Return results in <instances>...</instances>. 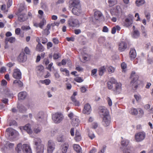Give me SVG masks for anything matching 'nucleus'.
<instances>
[{
	"label": "nucleus",
	"mask_w": 153,
	"mask_h": 153,
	"mask_svg": "<svg viewBox=\"0 0 153 153\" xmlns=\"http://www.w3.org/2000/svg\"><path fill=\"white\" fill-rule=\"evenodd\" d=\"M13 76L15 79H20L21 78V73L20 70L18 69L14 70Z\"/></svg>",
	"instance_id": "nucleus-13"
},
{
	"label": "nucleus",
	"mask_w": 153,
	"mask_h": 153,
	"mask_svg": "<svg viewBox=\"0 0 153 153\" xmlns=\"http://www.w3.org/2000/svg\"><path fill=\"white\" fill-rule=\"evenodd\" d=\"M91 110L90 105L89 104L87 103L85 105L82 112L84 114L88 115L90 113Z\"/></svg>",
	"instance_id": "nucleus-11"
},
{
	"label": "nucleus",
	"mask_w": 153,
	"mask_h": 153,
	"mask_svg": "<svg viewBox=\"0 0 153 153\" xmlns=\"http://www.w3.org/2000/svg\"><path fill=\"white\" fill-rule=\"evenodd\" d=\"M46 23V20L43 19L39 24V26L42 29L43 26Z\"/></svg>",
	"instance_id": "nucleus-42"
},
{
	"label": "nucleus",
	"mask_w": 153,
	"mask_h": 153,
	"mask_svg": "<svg viewBox=\"0 0 153 153\" xmlns=\"http://www.w3.org/2000/svg\"><path fill=\"white\" fill-rule=\"evenodd\" d=\"M106 99L108 102V105L110 106H111L112 105V102L110 98L109 97H107Z\"/></svg>",
	"instance_id": "nucleus-58"
},
{
	"label": "nucleus",
	"mask_w": 153,
	"mask_h": 153,
	"mask_svg": "<svg viewBox=\"0 0 153 153\" xmlns=\"http://www.w3.org/2000/svg\"><path fill=\"white\" fill-rule=\"evenodd\" d=\"M81 135L79 132L76 131L75 133V137H74L75 140L76 141H79L81 140Z\"/></svg>",
	"instance_id": "nucleus-29"
},
{
	"label": "nucleus",
	"mask_w": 153,
	"mask_h": 153,
	"mask_svg": "<svg viewBox=\"0 0 153 153\" xmlns=\"http://www.w3.org/2000/svg\"><path fill=\"white\" fill-rule=\"evenodd\" d=\"M51 28V25L48 24L46 28L43 31L42 33L43 35L47 36L50 33V32L49 30Z\"/></svg>",
	"instance_id": "nucleus-25"
},
{
	"label": "nucleus",
	"mask_w": 153,
	"mask_h": 153,
	"mask_svg": "<svg viewBox=\"0 0 153 153\" xmlns=\"http://www.w3.org/2000/svg\"><path fill=\"white\" fill-rule=\"evenodd\" d=\"M60 71H61L62 72H65L66 74L65 75L67 76H68L69 75V71L66 68H61L60 69Z\"/></svg>",
	"instance_id": "nucleus-48"
},
{
	"label": "nucleus",
	"mask_w": 153,
	"mask_h": 153,
	"mask_svg": "<svg viewBox=\"0 0 153 153\" xmlns=\"http://www.w3.org/2000/svg\"><path fill=\"white\" fill-rule=\"evenodd\" d=\"M22 151L24 153H32L30 147L28 144H25L22 145Z\"/></svg>",
	"instance_id": "nucleus-12"
},
{
	"label": "nucleus",
	"mask_w": 153,
	"mask_h": 153,
	"mask_svg": "<svg viewBox=\"0 0 153 153\" xmlns=\"http://www.w3.org/2000/svg\"><path fill=\"white\" fill-rule=\"evenodd\" d=\"M145 3V0H137L136 1V4L138 6L143 4Z\"/></svg>",
	"instance_id": "nucleus-41"
},
{
	"label": "nucleus",
	"mask_w": 153,
	"mask_h": 153,
	"mask_svg": "<svg viewBox=\"0 0 153 153\" xmlns=\"http://www.w3.org/2000/svg\"><path fill=\"white\" fill-rule=\"evenodd\" d=\"M1 102L5 104H8V100L7 99L2 98L1 100Z\"/></svg>",
	"instance_id": "nucleus-51"
},
{
	"label": "nucleus",
	"mask_w": 153,
	"mask_h": 153,
	"mask_svg": "<svg viewBox=\"0 0 153 153\" xmlns=\"http://www.w3.org/2000/svg\"><path fill=\"white\" fill-rule=\"evenodd\" d=\"M79 123V121L78 119H73L72 122V124L74 126H77Z\"/></svg>",
	"instance_id": "nucleus-35"
},
{
	"label": "nucleus",
	"mask_w": 153,
	"mask_h": 153,
	"mask_svg": "<svg viewBox=\"0 0 153 153\" xmlns=\"http://www.w3.org/2000/svg\"><path fill=\"white\" fill-rule=\"evenodd\" d=\"M129 58L131 60L135 58L136 57V53L135 50L133 48H131L129 53Z\"/></svg>",
	"instance_id": "nucleus-19"
},
{
	"label": "nucleus",
	"mask_w": 153,
	"mask_h": 153,
	"mask_svg": "<svg viewBox=\"0 0 153 153\" xmlns=\"http://www.w3.org/2000/svg\"><path fill=\"white\" fill-rule=\"evenodd\" d=\"M40 82L43 84H45V85H48L50 83L51 81L49 79H46L44 80H41Z\"/></svg>",
	"instance_id": "nucleus-46"
},
{
	"label": "nucleus",
	"mask_w": 153,
	"mask_h": 153,
	"mask_svg": "<svg viewBox=\"0 0 153 153\" xmlns=\"http://www.w3.org/2000/svg\"><path fill=\"white\" fill-rule=\"evenodd\" d=\"M72 13L74 15L79 16L81 13V7H74L72 9Z\"/></svg>",
	"instance_id": "nucleus-14"
},
{
	"label": "nucleus",
	"mask_w": 153,
	"mask_h": 153,
	"mask_svg": "<svg viewBox=\"0 0 153 153\" xmlns=\"http://www.w3.org/2000/svg\"><path fill=\"white\" fill-rule=\"evenodd\" d=\"M19 111L21 112H24L26 111L27 108L24 106L21 105L19 107Z\"/></svg>",
	"instance_id": "nucleus-45"
},
{
	"label": "nucleus",
	"mask_w": 153,
	"mask_h": 153,
	"mask_svg": "<svg viewBox=\"0 0 153 153\" xmlns=\"http://www.w3.org/2000/svg\"><path fill=\"white\" fill-rule=\"evenodd\" d=\"M108 2L110 7H112L115 4V0H108Z\"/></svg>",
	"instance_id": "nucleus-49"
},
{
	"label": "nucleus",
	"mask_w": 153,
	"mask_h": 153,
	"mask_svg": "<svg viewBox=\"0 0 153 153\" xmlns=\"http://www.w3.org/2000/svg\"><path fill=\"white\" fill-rule=\"evenodd\" d=\"M107 68L108 71L110 74L113 73L115 70V68L111 66H108Z\"/></svg>",
	"instance_id": "nucleus-44"
},
{
	"label": "nucleus",
	"mask_w": 153,
	"mask_h": 153,
	"mask_svg": "<svg viewBox=\"0 0 153 153\" xmlns=\"http://www.w3.org/2000/svg\"><path fill=\"white\" fill-rule=\"evenodd\" d=\"M71 100L73 102L74 104L76 106H79L80 105L79 102L77 101L75 98H73V97H71Z\"/></svg>",
	"instance_id": "nucleus-37"
},
{
	"label": "nucleus",
	"mask_w": 153,
	"mask_h": 153,
	"mask_svg": "<svg viewBox=\"0 0 153 153\" xmlns=\"http://www.w3.org/2000/svg\"><path fill=\"white\" fill-rule=\"evenodd\" d=\"M109 82H111L112 83L114 84L115 85L116 84V83H118V82H117L115 79L113 78H111Z\"/></svg>",
	"instance_id": "nucleus-61"
},
{
	"label": "nucleus",
	"mask_w": 153,
	"mask_h": 153,
	"mask_svg": "<svg viewBox=\"0 0 153 153\" xmlns=\"http://www.w3.org/2000/svg\"><path fill=\"white\" fill-rule=\"evenodd\" d=\"M112 83L111 82L108 81L107 83V85L108 88L109 89H111L113 87V86L112 85Z\"/></svg>",
	"instance_id": "nucleus-56"
},
{
	"label": "nucleus",
	"mask_w": 153,
	"mask_h": 153,
	"mask_svg": "<svg viewBox=\"0 0 153 153\" xmlns=\"http://www.w3.org/2000/svg\"><path fill=\"white\" fill-rule=\"evenodd\" d=\"M106 146H103L102 147V149L100 151H99L98 153H104L106 149Z\"/></svg>",
	"instance_id": "nucleus-55"
},
{
	"label": "nucleus",
	"mask_w": 153,
	"mask_h": 153,
	"mask_svg": "<svg viewBox=\"0 0 153 153\" xmlns=\"http://www.w3.org/2000/svg\"><path fill=\"white\" fill-rule=\"evenodd\" d=\"M103 125L105 126H108L110 124V117L109 116L103 117L102 121Z\"/></svg>",
	"instance_id": "nucleus-15"
},
{
	"label": "nucleus",
	"mask_w": 153,
	"mask_h": 153,
	"mask_svg": "<svg viewBox=\"0 0 153 153\" xmlns=\"http://www.w3.org/2000/svg\"><path fill=\"white\" fill-rule=\"evenodd\" d=\"M88 135L91 139H92L95 137L94 134L92 131H89L88 132Z\"/></svg>",
	"instance_id": "nucleus-50"
},
{
	"label": "nucleus",
	"mask_w": 153,
	"mask_h": 153,
	"mask_svg": "<svg viewBox=\"0 0 153 153\" xmlns=\"http://www.w3.org/2000/svg\"><path fill=\"white\" fill-rule=\"evenodd\" d=\"M23 10V7H20L18 10V11L16 12V14H21V12Z\"/></svg>",
	"instance_id": "nucleus-59"
},
{
	"label": "nucleus",
	"mask_w": 153,
	"mask_h": 153,
	"mask_svg": "<svg viewBox=\"0 0 153 153\" xmlns=\"http://www.w3.org/2000/svg\"><path fill=\"white\" fill-rule=\"evenodd\" d=\"M5 41L7 42H9L10 43H13L16 41V38L14 37H6L5 39Z\"/></svg>",
	"instance_id": "nucleus-32"
},
{
	"label": "nucleus",
	"mask_w": 153,
	"mask_h": 153,
	"mask_svg": "<svg viewBox=\"0 0 153 153\" xmlns=\"http://www.w3.org/2000/svg\"><path fill=\"white\" fill-rule=\"evenodd\" d=\"M64 116L60 113H56L53 114L52 119L55 123H58L61 122L63 119Z\"/></svg>",
	"instance_id": "nucleus-3"
},
{
	"label": "nucleus",
	"mask_w": 153,
	"mask_h": 153,
	"mask_svg": "<svg viewBox=\"0 0 153 153\" xmlns=\"http://www.w3.org/2000/svg\"><path fill=\"white\" fill-rule=\"evenodd\" d=\"M131 76L133 78V79L131 82V84L134 86L136 89L138 86L139 76L137 75H136L135 72L133 71L131 73Z\"/></svg>",
	"instance_id": "nucleus-4"
},
{
	"label": "nucleus",
	"mask_w": 153,
	"mask_h": 153,
	"mask_svg": "<svg viewBox=\"0 0 153 153\" xmlns=\"http://www.w3.org/2000/svg\"><path fill=\"white\" fill-rule=\"evenodd\" d=\"M105 71V68L104 66H102L100 67L99 69V74L100 76H102L103 73Z\"/></svg>",
	"instance_id": "nucleus-40"
},
{
	"label": "nucleus",
	"mask_w": 153,
	"mask_h": 153,
	"mask_svg": "<svg viewBox=\"0 0 153 153\" xmlns=\"http://www.w3.org/2000/svg\"><path fill=\"white\" fill-rule=\"evenodd\" d=\"M115 12L116 13V15L117 16L121 15L122 14V10L120 6H117L115 10Z\"/></svg>",
	"instance_id": "nucleus-27"
},
{
	"label": "nucleus",
	"mask_w": 153,
	"mask_h": 153,
	"mask_svg": "<svg viewBox=\"0 0 153 153\" xmlns=\"http://www.w3.org/2000/svg\"><path fill=\"white\" fill-rule=\"evenodd\" d=\"M129 141L128 140H126L121 141V145L122 146V149H123L128 145Z\"/></svg>",
	"instance_id": "nucleus-31"
},
{
	"label": "nucleus",
	"mask_w": 153,
	"mask_h": 153,
	"mask_svg": "<svg viewBox=\"0 0 153 153\" xmlns=\"http://www.w3.org/2000/svg\"><path fill=\"white\" fill-rule=\"evenodd\" d=\"M74 80L77 82H82L83 80L82 78L79 77H77L74 79Z\"/></svg>",
	"instance_id": "nucleus-53"
},
{
	"label": "nucleus",
	"mask_w": 153,
	"mask_h": 153,
	"mask_svg": "<svg viewBox=\"0 0 153 153\" xmlns=\"http://www.w3.org/2000/svg\"><path fill=\"white\" fill-rule=\"evenodd\" d=\"M123 149V153H131L133 150V148L131 147H128L126 148H124Z\"/></svg>",
	"instance_id": "nucleus-34"
},
{
	"label": "nucleus",
	"mask_w": 153,
	"mask_h": 153,
	"mask_svg": "<svg viewBox=\"0 0 153 153\" xmlns=\"http://www.w3.org/2000/svg\"><path fill=\"white\" fill-rule=\"evenodd\" d=\"M114 91L116 94H120L122 90V84L120 82L116 83L115 85Z\"/></svg>",
	"instance_id": "nucleus-10"
},
{
	"label": "nucleus",
	"mask_w": 153,
	"mask_h": 153,
	"mask_svg": "<svg viewBox=\"0 0 153 153\" xmlns=\"http://www.w3.org/2000/svg\"><path fill=\"white\" fill-rule=\"evenodd\" d=\"M22 149V144L21 143L18 144L15 148V150L17 153H21Z\"/></svg>",
	"instance_id": "nucleus-28"
},
{
	"label": "nucleus",
	"mask_w": 153,
	"mask_h": 153,
	"mask_svg": "<svg viewBox=\"0 0 153 153\" xmlns=\"http://www.w3.org/2000/svg\"><path fill=\"white\" fill-rule=\"evenodd\" d=\"M41 131V129L39 128H35L33 129L34 132L36 134H37L40 132Z\"/></svg>",
	"instance_id": "nucleus-52"
},
{
	"label": "nucleus",
	"mask_w": 153,
	"mask_h": 153,
	"mask_svg": "<svg viewBox=\"0 0 153 153\" xmlns=\"http://www.w3.org/2000/svg\"><path fill=\"white\" fill-rule=\"evenodd\" d=\"M13 84H15L16 86L19 87H21L23 86V83L19 80H15L13 82Z\"/></svg>",
	"instance_id": "nucleus-33"
},
{
	"label": "nucleus",
	"mask_w": 153,
	"mask_h": 153,
	"mask_svg": "<svg viewBox=\"0 0 153 153\" xmlns=\"http://www.w3.org/2000/svg\"><path fill=\"white\" fill-rule=\"evenodd\" d=\"M55 149V144L51 140L48 141V144L47 153H53Z\"/></svg>",
	"instance_id": "nucleus-6"
},
{
	"label": "nucleus",
	"mask_w": 153,
	"mask_h": 153,
	"mask_svg": "<svg viewBox=\"0 0 153 153\" xmlns=\"http://www.w3.org/2000/svg\"><path fill=\"white\" fill-rule=\"evenodd\" d=\"M74 149L77 153H82L81 151V148L80 146L78 144H74L73 145Z\"/></svg>",
	"instance_id": "nucleus-26"
},
{
	"label": "nucleus",
	"mask_w": 153,
	"mask_h": 153,
	"mask_svg": "<svg viewBox=\"0 0 153 153\" xmlns=\"http://www.w3.org/2000/svg\"><path fill=\"white\" fill-rule=\"evenodd\" d=\"M70 6L71 7H80V1L78 0H74L70 4Z\"/></svg>",
	"instance_id": "nucleus-23"
},
{
	"label": "nucleus",
	"mask_w": 153,
	"mask_h": 153,
	"mask_svg": "<svg viewBox=\"0 0 153 153\" xmlns=\"http://www.w3.org/2000/svg\"><path fill=\"white\" fill-rule=\"evenodd\" d=\"M118 50L120 52L125 51L127 48V44L124 41H121L119 42L118 45Z\"/></svg>",
	"instance_id": "nucleus-7"
},
{
	"label": "nucleus",
	"mask_w": 153,
	"mask_h": 153,
	"mask_svg": "<svg viewBox=\"0 0 153 153\" xmlns=\"http://www.w3.org/2000/svg\"><path fill=\"white\" fill-rule=\"evenodd\" d=\"M99 109V114L100 115L102 116L103 117L109 116L108 111L105 107L101 106L100 107Z\"/></svg>",
	"instance_id": "nucleus-8"
},
{
	"label": "nucleus",
	"mask_w": 153,
	"mask_h": 153,
	"mask_svg": "<svg viewBox=\"0 0 153 153\" xmlns=\"http://www.w3.org/2000/svg\"><path fill=\"white\" fill-rule=\"evenodd\" d=\"M145 137V134L144 132H140L136 134L135 139L137 142H140L143 140Z\"/></svg>",
	"instance_id": "nucleus-5"
},
{
	"label": "nucleus",
	"mask_w": 153,
	"mask_h": 153,
	"mask_svg": "<svg viewBox=\"0 0 153 153\" xmlns=\"http://www.w3.org/2000/svg\"><path fill=\"white\" fill-rule=\"evenodd\" d=\"M68 23L70 26L72 27H78L80 26V23L78 20L72 16L68 19Z\"/></svg>",
	"instance_id": "nucleus-2"
},
{
	"label": "nucleus",
	"mask_w": 153,
	"mask_h": 153,
	"mask_svg": "<svg viewBox=\"0 0 153 153\" xmlns=\"http://www.w3.org/2000/svg\"><path fill=\"white\" fill-rule=\"evenodd\" d=\"M7 134L9 135V136H13L14 137L17 135L18 133L15 130L12 128H8L6 130Z\"/></svg>",
	"instance_id": "nucleus-9"
},
{
	"label": "nucleus",
	"mask_w": 153,
	"mask_h": 153,
	"mask_svg": "<svg viewBox=\"0 0 153 153\" xmlns=\"http://www.w3.org/2000/svg\"><path fill=\"white\" fill-rule=\"evenodd\" d=\"M27 59V56L24 52L21 53L19 56L18 59L20 62H24Z\"/></svg>",
	"instance_id": "nucleus-17"
},
{
	"label": "nucleus",
	"mask_w": 153,
	"mask_h": 153,
	"mask_svg": "<svg viewBox=\"0 0 153 153\" xmlns=\"http://www.w3.org/2000/svg\"><path fill=\"white\" fill-rule=\"evenodd\" d=\"M27 95V94L25 91H22L18 94V97L19 100H23L25 99Z\"/></svg>",
	"instance_id": "nucleus-21"
},
{
	"label": "nucleus",
	"mask_w": 153,
	"mask_h": 153,
	"mask_svg": "<svg viewBox=\"0 0 153 153\" xmlns=\"http://www.w3.org/2000/svg\"><path fill=\"white\" fill-rule=\"evenodd\" d=\"M24 130L26 131L27 133L30 134H31L32 131L31 129V126L30 124H27L23 128Z\"/></svg>",
	"instance_id": "nucleus-24"
},
{
	"label": "nucleus",
	"mask_w": 153,
	"mask_h": 153,
	"mask_svg": "<svg viewBox=\"0 0 153 153\" xmlns=\"http://www.w3.org/2000/svg\"><path fill=\"white\" fill-rule=\"evenodd\" d=\"M131 113L132 115H136L137 114L138 111L137 109L133 108L131 109Z\"/></svg>",
	"instance_id": "nucleus-47"
},
{
	"label": "nucleus",
	"mask_w": 153,
	"mask_h": 153,
	"mask_svg": "<svg viewBox=\"0 0 153 153\" xmlns=\"http://www.w3.org/2000/svg\"><path fill=\"white\" fill-rule=\"evenodd\" d=\"M129 18H126L125 20V25L126 27H128L132 23V15H130Z\"/></svg>",
	"instance_id": "nucleus-22"
},
{
	"label": "nucleus",
	"mask_w": 153,
	"mask_h": 153,
	"mask_svg": "<svg viewBox=\"0 0 153 153\" xmlns=\"http://www.w3.org/2000/svg\"><path fill=\"white\" fill-rule=\"evenodd\" d=\"M25 53L27 54H29L30 53V51L27 47H26L25 48Z\"/></svg>",
	"instance_id": "nucleus-63"
},
{
	"label": "nucleus",
	"mask_w": 153,
	"mask_h": 153,
	"mask_svg": "<svg viewBox=\"0 0 153 153\" xmlns=\"http://www.w3.org/2000/svg\"><path fill=\"white\" fill-rule=\"evenodd\" d=\"M17 15L18 16V20L21 22L25 21L27 19V18L25 14L24 13H22L21 14Z\"/></svg>",
	"instance_id": "nucleus-18"
},
{
	"label": "nucleus",
	"mask_w": 153,
	"mask_h": 153,
	"mask_svg": "<svg viewBox=\"0 0 153 153\" xmlns=\"http://www.w3.org/2000/svg\"><path fill=\"white\" fill-rule=\"evenodd\" d=\"M20 31L21 30L20 28H17L15 30L16 34L17 35H19L20 33Z\"/></svg>",
	"instance_id": "nucleus-64"
},
{
	"label": "nucleus",
	"mask_w": 153,
	"mask_h": 153,
	"mask_svg": "<svg viewBox=\"0 0 153 153\" xmlns=\"http://www.w3.org/2000/svg\"><path fill=\"white\" fill-rule=\"evenodd\" d=\"M34 142L36 146V153H43L44 149V145L42 144L41 140L39 138L34 139Z\"/></svg>",
	"instance_id": "nucleus-1"
},
{
	"label": "nucleus",
	"mask_w": 153,
	"mask_h": 153,
	"mask_svg": "<svg viewBox=\"0 0 153 153\" xmlns=\"http://www.w3.org/2000/svg\"><path fill=\"white\" fill-rule=\"evenodd\" d=\"M44 67L41 65L37 66L36 68V70L38 73H40L43 70Z\"/></svg>",
	"instance_id": "nucleus-39"
},
{
	"label": "nucleus",
	"mask_w": 153,
	"mask_h": 153,
	"mask_svg": "<svg viewBox=\"0 0 153 153\" xmlns=\"http://www.w3.org/2000/svg\"><path fill=\"white\" fill-rule=\"evenodd\" d=\"M7 82L5 80L3 79L1 82V85L2 86H5L7 85Z\"/></svg>",
	"instance_id": "nucleus-60"
},
{
	"label": "nucleus",
	"mask_w": 153,
	"mask_h": 153,
	"mask_svg": "<svg viewBox=\"0 0 153 153\" xmlns=\"http://www.w3.org/2000/svg\"><path fill=\"white\" fill-rule=\"evenodd\" d=\"M94 18L96 20H100L103 17V15L100 11H96L94 13Z\"/></svg>",
	"instance_id": "nucleus-20"
},
{
	"label": "nucleus",
	"mask_w": 153,
	"mask_h": 153,
	"mask_svg": "<svg viewBox=\"0 0 153 153\" xmlns=\"http://www.w3.org/2000/svg\"><path fill=\"white\" fill-rule=\"evenodd\" d=\"M68 147V144L67 143H65L62 146V153H66Z\"/></svg>",
	"instance_id": "nucleus-30"
},
{
	"label": "nucleus",
	"mask_w": 153,
	"mask_h": 153,
	"mask_svg": "<svg viewBox=\"0 0 153 153\" xmlns=\"http://www.w3.org/2000/svg\"><path fill=\"white\" fill-rule=\"evenodd\" d=\"M36 50L38 51H43V46L42 44L39 43H38L36 46Z\"/></svg>",
	"instance_id": "nucleus-38"
},
{
	"label": "nucleus",
	"mask_w": 153,
	"mask_h": 153,
	"mask_svg": "<svg viewBox=\"0 0 153 153\" xmlns=\"http://www.w3.org/2000/svg\"><path fill=\"white\" fill-rule=\"evenodd\" d=\"M12 4V0H8L7 4L8 8H9Z\"/></svg>",
	"instance_id": "nucleus-62"
},
{
	"label": "nucleus",
	"mask_w": 153,
	"mask_h": 153,
	"mask_svg": "<svg viewBox=\"0 0 153 153\" xmlns=\"http://www.w3.org/2000/svg\"><path fill=\"white\" fill-rule=\"evenodd\" d=\"M21 29L23 30H27L30 29V28L29 26H23L21 27Z\"/></svg>",
	"instance_id": "nucleus-54"
},
{
	"label": "nucleus",
	"mask_w": 153,
	"mask_h": 153,
	"mask_svg": "<svg viewBox=\"0 0 153 153\" xmlns=\"http://www.w3.org/2000/svg\"><path fill=\"white\" fill-rule=\"evenodd\" d=\"M140 36V33L137 30H135L134 31V32L132 34V37L134 38H138Z\"/></svg>",
	"instance_id": "nucleus-36"
},
{
	"label": "nucleus",
	"mask_w": 153,
	"mask_h": 153,
	"mask_svg": "<svg viewBox=\"0 0 153 153\" xmlns=\"http://www.w3.org/2000/svg\"><path fill=\"white\" fill-rule=\"evenodd\" d=\"M6 145H7V146H8L9 148H12L14 146V144L12 143H10L9 142H8L7 143Z\"/></svg>",
	"instance_id": "nucleus-57"
},
{
	"label": "nucleus",
	"mask_w": 153,
	"mask_h": 153,
	"mask_svg": "<svg viewBox=\"0 0 153 153\" xmlns=\"http://www.w3.org/2000/svg\"><path fill=\"white\" fill-rule=\"evenodd\" d=\"M1 94L2 96L7 97L10 95L11 92L8 88L5 87L1 91Z\"/></svg>",
	"instance_id": "nucleus-16"
},
{
	"label": "nucleus",
	"mask_w": 153,
	"mask_h": 153,
	"mask_svg": "<svg viewBox=\"0 0 153 153\" xmlns=\"http://www.w3.org/2000/svg\"><path fill=\"white\" fill-rule=\"evenodd\" d=\"M44 118L43 113L42 112H39L38 114L37 119L38 120L40 121V120L43 119Z\"/></svg>",
	"instance_id": "nucleus-43"
}]
</instances>
